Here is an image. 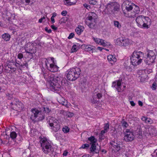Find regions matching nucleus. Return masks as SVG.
<instances>
[{"instance_id": "1", "label": "nucleus", "mask_w": 157, "mask_h": 157, "mask_svg": "<svg viewBox=\"0 0 157 157\" xmlns=\"http://www.w3.org/2000/svg\"><path fill=\"white\" fill-rule=\"evenodd\" d=\"M122 6L128 12L127 14L124 13L125 16L127 17H134L140 12L139 7L138 6L128 1L124 2L122 4Z\"/></svg>"}, {"instance_id": "2", "label": "nucleus", "mask_w": 157, "mask_h": 157, "mask_svg": "<svg viewBox=\"0 0 157 157\" xmlns=\"http://www.w3.org/2000/svg\"><path fill=\"white\" fill-rule=\"evenodd\" d=\"M44 77L46 80L49 82L50 86L49 88L52 90L56 92L59 91L60 90V86L58 82L60 80V78L58 77L54 78L53 75L48 76L47 74H44Z\"/></svg>"}, {"instance_id": "3", "label": "nucleus", "mask_w": 157, "mask_h": 157, "mask_svg": "<svg viewBox=\"0 0 157 157\" xmlns=\"http://www.w3.org/2000/svg\"><path fill=\"white\" fill-rule=\"evenodd\" d=\"M81 73L80 68L75 67L70 68L67 70L65 75L67 80L73 81L79 78Z\"/></svg>"}, {"instance_id": "4", "label": "nucleus", "mask_w": 157, "mask_h": 157, "mask_svg": "<svg viewBox=\"0 0 157 157\" xmlns=\"http://www.w3.org/2000/svg\"><path fill=\"white\" fill-rule=\"evenodd\" d=\"M144 56V54L143 52L137 51H134L130 58L132 64L134 66L140 65L142 62Z\"/></svg>"}, {"instance_id": "5", "label": "nucleus", "mask_w": 157, "mask_h": 157, "mask_svg": "<svg viewBox=\"0 0 157 157\" xmlns=\"http://www.w3.org/2000/svg\"><path fill=\"white\" fill-rule=\"evenodd\" d=\"M45 63L46 67L49 71L56 72L58 71L59 68L57 66L56 61L54 58H48L46 59Z\"/></svg>"}, {"instance_id": "6", "label": "nucleus", "mask_w": 157, "mask_h": 157, "mask_svg": "<svg viewBox=\"0 0 157 157\" xmlns=\"http://www.w3.org/2000/svg\"><path fill=\"white\" fill-rule=\"evenodd\" d=\"M47 122L51 129L54 132H56L61 128L60 122L56 118L49 116L47 118Z\"/></svg>"}, {"instance_id": "7", "label": "nucleus", "mask_w": 157, "mask_h": 157, "mask_svg": "<svg viewBox=\"0 0 157 157\" xmlns=\"http://www.w3.org/2000/svg\"><path fill=\"white\" fill-rule=\"evenodd\" d=\"M40 143L42 150L44 153L48 154L52 151V146L46 138H41Z\"/></svg>"}, {"instance_id": "8", "label": "nucleus", "mask_w": 157, "mask_h": 157, "mask_svg": "<svg viewBox=\"0 0 157 157\" xmlns=\"http://www.w3.org/2000/svg\"><path fill=\"white\" fill-rule=\"evenodd\" d=\"M156 56V54L153 51H148L147 54V57L144 60L145 63L148 65H152V67H153V65L155 63Z\"/></svg>"}, {"instance_id": "9", "label": "nucleus", "mask_w": 157, "mask_h": 157, "mask_svg": "<svg viewBox=\"0 0 157 157\" xmlns=\"http://www.w3.org/2000/svg\"><path fill=\"white\" fill-rule=\"evenodd\" d=\"M31 111L32 114L30 118L33 121L35 122L36 121H41L44 119V114L37 109H33Z\"/></svg>"}, {"instance_id": "10", "label": "nucleus", "mask_w": 157, "mask_h": 157, "mask_svg": "<svg viewBox=\"0 0 157 157\" xmlns=\"http://www.w3.org/2000/svg\"><path fill=\"white\" fill-rule=\"evenodd\" d=\"M96 16V14L93 12H90L86 14V23L90 28L94 26V24L92 22L95 23Z\"/></svg>"}, {"instance_id": "11", "label": "nucleus", "mask_w": 157, "mask_h": 157, "mask_svg": "<svg viewBox=\"0 0 157 157\" xmlns=\"http://www.w3.org/2000/svg\"><path fill=\"white\" fill-rule=\"evenodd\" d=\"M121 80H119L113 82L112 87L115 88L118 92H121L125 89L126 86L123 85V87L121 86Z\"/></svg>"}, {"instance_id": "12", "label": "nucleus", "mask_w": 157, "mask_h": 157, "mask_svg": "<svg viewBox=\"0 0 157 157\" xmlns=\"http://www.w3.org/2000/svg\"><path fill=\"white\" fill-rule=\"evenodd\" d=\"M92 39L96 44L101 45L103 47L111 46L110 43L105 42V40L102 39L95 37H93Z\"/></svg>"}, {"instance_id": "13", "label": "nucleus", "mask_w": 157, "mask_h": 157, "mask_svg": "<svg viewBox=\"0 0 157 157\" xmlns=\"http://www.w3.org/2000/svg\"><path fill=\"white\" fill-rule=\"evenodd\" d=\"M134 136L132 132L129 131L128 129H127L124 137V140L126 141H131L133 140Z\"/></svg>"}, {"instance_id": "14", "label": "nucleus", "mask_w": 157, "mask_h": 157, "mask_svg": "<svg viewBox=\"0 0 157 157\" xmlns=\"http://www.w3.org/2000/svg\"><path fill=\"white\" fill-rule=\"evenodd\" d=\"M146 132L153 136H156L157 135V130L155 128L151 126H147L146 127Z\"/></svg>"}, {"instance_id": "15", "label": "nucleus", "mask_w": 157, "mask_h": 157, "mask_svg": "<svg viewBox=\"0 0 157 157\" xmlns=\"http://www.w3.org/2000/svg\"><path fill=\"white\" fill-rule=\"evenodd\" d=\"M81 48L85 51L93 52L95 49V47L90 44H84L81 46Z\"/></svg>"}, {"instance_id": "16", "label": "nucleus", "mask_w": 157, "mask_h": 157, "mask_svg": "<svg viewBox=\"0 0 157 157\" xmlns=\"http://www.w3.org/2000/svg\"><path fill=\"white\" fill-rule=\"evenodd\" d=\"M58 102L60 104L64 105L66 107L69 108L71 106L70 103L67 102L64 98L62 97H59L58 99Z\"/></svg>"}, {"instance_id": "17", "label": "nucleus", "mask_w": 157, "mask_h": 157, "mask_svg": "<svg viewBox=\"0 0 157 157\" xmlns=\"http://www.w3.org/2000/svg\"><path fill=\"white\" fill-rule=\"evenodd\" d=\"M144 16L140 15L136 17V21L138 27L141 28H143V20Z\"/></svg>"}, {"instance_id": "18", "label": "nucleus", "mask_w": 157, "mask_h": 157, "mask_svg": "<svg viewBox=\"0 0 157 157\" xmlns=\"http://www.w3.org/2000/svg\"><path fill=\"white\" fill-rule=\"evenodd\" d=\"M151 20L148 17L144 16L143 28L148 29L151 24Z\"/></svg>"}, {"instance_id": "19", "label": "nucleus", "mask_w": 157, "mask_h": 157, "mask_svg": "<svg viewBox=\"0 0 157 157\" xmlns=\"http://www.w3.org/2000/svg\"><path fill=\"white\" fill-rule=\"evenodd\" d=\"M138 74L139 75V77L140 78V80L141 82L144 81L147 78V75L145 73V70H139L138 71Z\"/></svg>"}, {"instance_id": "20", "label": "nucleus", "mask_w": 157, "mask_h": 157, "mask_svg": "<svg viewBox=\"0 0 157 157\" xmlns=\"http://www.w3.org/2000/svg\"><path fill=\"white\" fill-rule=\"evenodd\" d=\"M107 58L109 62L112 65L114 64L117 61V59L114 55H108Z\"/></svg>"}, {"instance_id": "21", "label": "nucleus", "mask_w": 157, "mask_h": 157, "mask_svg": "<svg viewBox=\"0 0 157 157\" xmlns=\"http://www.w3.org/2000/svg\"><path fill=\"white\" fill-rule=\"evenodd\" d=\"M131 40L128 38H123L121 47H128L131 44Z\"/></svg>"}, {"instance_id": "22", "label": "nucleus", "mask_w": 157, "mask_h": 157, "mask_svg": "<svg viewBox=\"0 0 157 157\" xmlns=\"http://www.w3.org/2000/svg\"><path fill=\"white\" fill-rule=\"evenodd\" d=\"M110 144L113 150L114 151H117L120 150V148L119 144H118L115 142L113 141Z\"/></svg>"}, {"instance_id": "23", "label": "nucleus", "mask_w": 157, "mask_h": 157, "mask_svg": "<svg viewBox=\"0 0 157 157\" xmlns=\"http://www.w3.org/2000/svg\"><path fill=\"white\" fill-rule=\"evenodd\" d=\"M33 46L32 43H27L25 47V52H30L34 51V49H33Z\"/></svg>"}, {"instance_id": "24", "label": "nucleus", "mask_w": 157, "mask_h": 157, "mask_svg": "<svg viewBox=\"0 0 157 157\" xmlns=\"http://www.w3.org/2000/svg\"><path fill=\"white\" fill-rule=\"evenodd\" d=\"M16 107L15 108V109L19 112H21L22 111L24 108L23 104L19 101H16Z\"/></svg>"}, {"instance_id": "25", "label": "nucleus", "mask_w": 157, "mask_h": 157, "mask_svg": "<svg viewBox=\"0 0 157 157\" xmlns=\"http://www.w3.org/2000/svg\"><path fill=\"white\" fill-rule=\"evenodd\" d=\"M84 30V28L83 26L78 25V26L76 28L75 31L77 34L78 35H80L83 31Z\"/></svg>"}, {"instance_id": "26", "label": "nucleus", "mask_w": 157, "mask_h": 157, "mask_svg": "<svg viewBox=\"0 0 157 157\" xmlns=\"http://www.w3.org/2000/svg\"><path fill=\"white\" fill-rule=\"evenodd\" d=\"M141 119L143 121L147 124H151L153 123V121L151 118L144 116L142 117Z\"/></svg>"}, {"instance_id": "27", "label": "nucleus", "mask_w": 157, "mask_h": 157, "mask_svg": "<svg viewBox=\"0 0 157 157\" xmlns=\"http://www.w3.org/2000/svg\"><path fill=\"white\" fill-rule=\"evenodd\" d=\"M123 37H120L115 40V43L116 45L121 47L122 44Z\"/></svg>"}, {"instance_id": "28", "label": "nucleus", "mask_w": 157, "mask_h": 157, "mask_svg": "<svg viewBox=\"0 0 157 157\" xmlns=\"http://www.w3.org/2000/svg\"><path fill=\"white\" fill-rule=\"evenodd\" d=\"M63 113L64 116L66 117H71L74 115V113H73L69 112L64 111Z\"/></svg>"}, {"instance_id": "29", "label": "nucleus", "mask_w": 157, "mask_h": 157, "mask_svg": "<svg viewBox=\"0 0 157 157\" xmlns=\"http://www.w3.org/2000/svg\"><path fill=\"white\" fill-rule=\"evenodd\" d=\"M88 140L90 142V144H95L97 141V139L94 136H91L88 138Z\"/></svg>"}, {"instance_id": "30", "label": "nucleus", "mask_w": 157, "mask_h": 157, "mask_svg": "<svg viewBox=\"0 0 157 157\" xmlns=\"http://www.w3.org/2000/svg\"><path fill=\"white\" fill-rule=\"evenodd\" d=\"M2 37L4 40L8 41L10 40V36L8 33H5L2 35Z\"/></svg>"}, {"instance_id": "31", "label": "nucleus", "mask_w": 157, "mask_h": 157, "mask_svg": "<svg viewBox=\"0 0 157 157\" xmlns=\"http://www.w3.org/2000/svg\"><path fill=\"white\" fill-rule=\"evenodd\" d=\"M90 144L91 145V147L90 148V151L91 152L93 153L96 151V146L95 144Z\"/></svg>"}, {"instance_id": "32", "label": "nucleus", "mask_w": 157, "mask_h": 157, "mask_svg": "<svg viewBox=\"0 0 157 157\" xmlns=\"http://www.w3.org/2000/svg\"><path fill=\"white\" fill-rule=\"evenodd\" d=\"M62 129L63 132L65 133H67L70 131V128L67 126H63Z\"/></svg>"}, {"instance_id": "33", "label": "nucleus", "mask_w": 157, "mask_h": 157, "mask_svg": "<svg viewBox=\"0 0 157 157\" xmlns=\"http://www.w3.org/2000/svg\"><path fill=\"white\" fill-rule=\"evenodd\" d=\"M65 4L67 6H73L72 4V1L71 0H63Z\"/></svg>"}, {"instance_id": "34", "label": "nucleus", "mask_w": 157, "mask_h": 157, "mask_svg": "<svg viewBox=\"0 0 157 157\" xmlns=\"http://www.w3.org/2000/svg\"><path fill=\"white\" fill-rule=\"evenodd\" d=\"M107 132L105 131V130H102L101 131V132L99 135V138L101 140H102L104 139V134L105 132Z\"/></svg>"}, {"instance_id": "35", "label": "nucleus", "mask_w": 157, "mask_h": 157, "mask_svg": "<svg viewBox=\"0 0 157 157\" xmlns=\"http://www.w3.org/2000/svg\"><path fill=\"white\" fill-rule=\"evenodd\" d=\"M111 5H113L112 7L115 10H117L119 8V5L117 3H112Z\"/></svg>"}, {"instance_id": "36", "label": "nucleus", "mask_w": 157, "mask_h": 157, "mask_svg": "<svg viewBox=\"0 0 157 157\" xmlns=\"http://www.w3.org/2000/svg\"><path fill=\"white\" fill-rule=\"evenodd\" d=\"M89 2L90 5H96L97 2L96 0H89Z\"/></svg>"}, {"instance_id": "37", "label": "nucleus", "mask_w": 157, "mask_h": 157, "mask_svg": "<svg viewBox=\"0 0 157 157\" xmlns=\"http://www.w3.org/2000/svg\"><path fill=\"white\" fill-rule=\"evenodd\" d=\"M26 52L28 53V56H29V58L30 59L32 58L33 57L34 55L35 54L34 51Z\"/></svg>"}, {"instance_id": "38", "label": "nucleus", "mask_w": 157, "mask_h": 157, "mask_svg": "<svg viewBox=\"0 0 157 157\" xmlns=\"http://www.w3.org/2000/svg\"><path fill=\"white\" fill-rule=\"evenodd\" d=\"M114 25L117 28L119 29L121 27V25L119 22L117 21H114Z\"/></svg>"}, {"instance_id": "39", "label": "nucleus", "mask_w": 157, "mask_h": 157, "mask_svg": "<svg viewBox=\"0 0 157 157\" xmlns=\"http://www.w3.org/2000/svg\"><path fill=\"white\" fill-rule=\"evenodd\" d=\"M10 137L12 139H14L16 138L17 136V134L14 132H11L10 134Z\"/></svg>"}, {"instance_id": "40", "label": "nucleus", "mask_w": 157, "mask_h": 157, "mask_svg": "<svg viewBox=\"0 0 157 157\" xmlns=\"http://www.w3.org/2000/svg\"><path fill=\"white\" fill-rule=\"evenodd\" d=\"M78 49V47L77 46L75 45H74L72 46L71 48V51L72 52H74L76 51Z\"/></svg>"}, {"instance_id": "41", "label": "nucleus", "mask_w": 157, "mask_h": 157, "mask_svg": "<svg viewBox=\"0 0 157 157\" xmlns=\"http://www.w3.org/2000/svg\"><path fill=\"white\" fill-rule=\"evenodd\" d=\"M89 147V145L88 144H83L80 148L86 149Z\"/></svg>"}, {"instance_id": "42", "label": "nucleus", "mask_w": 157, "mask_h": 157, "mask_svg": "<svg viewBox=\"0 0 157 157\" xmlns=\"http://www.w3.org/2000/svg\"><path fill=\"white\" fill-rule=\"evenodd\" d=\"M109 124L108 123H106L105 124V126L104 127V130H105V131H108V130L109 129Z\"/></svg>"}, {"instance_id": "43", "label": "nucleus", "mask_w": 157, "mask_h": 157, "mask_svg": "<svg viewBox=\"0 0 157 157\" xmlns=\"http://www.w3.org/2000/svg\"><path fill=\"white\" fill-rule=\"evenodd\" d=\"M83 6L85 8H86L87 10H89L90 9V6L86 3L83 4Z\"/></svg>"}, {"instance_id": "44", "label": "nucleus", "mask_w": 157, "mask_h": 157, "mask_svg": "<svg viewBox=\"0 0 157 157\" xmlns=\"http://www.w3.org/2000/svg\"><path fill=\"white\" fill-rule=\"evenodd\" d=\"M44 111L45 113H49L50 111V110L49 108H44Z\"/></svg>"}, {"instance_id": "45", "label": "nucleus", "mask_w": 157, "mask_h": 157, "mask_svg": "<svg viewBox=\"0 0 157 157\" xmlns=\"http://www.w3.org/2000/svg\"><path fill=\"white\" fill-rule=\"evenodd\" d=\"M74 36H75V34H74V33H71L70 34L69 36H68V38L69 39H71L73 38L74 37Z\"/></svg>"}, {"instance_id": "46", "label": "nucleus", "mask_w": 157, "mask_h": 157, "mask_svg": "<svg viewBox=\"0 0 157 157\" xmlns=\"http://www.w3.org/2000/svg\"><path fill=\"white\" fill-rule=\"evenodd\" d=\"M45 30L49 33H51L52 32V30L50 29H48L47 27L45 28Z\"/></svg>"}, {"instance_id": "47", "label": "nucleus", "mask_w": 157, "mask_h": 157, "mask_svg": "<svg viewBox=\"0 0 157 157\" xmlns=\"http://www.w3.org/2000/svg\"><path fill=\"white\" fill-rule=\"evenodd\" d=\"M67 13V12L66 10L63 11L61 13V14L63 16H66Z\"/></svg>"}, {"instance_id": "48", "label": "nucleus", "mask_w": 157, "mask_h": 157, "mask_svg": "<svg viewBox=\"0 0 157 157\" xmlns=\"http://www.w3.org/2000/svg\"><path fill=\"white\" fill-rule=\"evenodd\" d=\"M18 58L19 59H21L23 57V55L22 53H19L17 56Z\"/></svg>"}, {"instance_id": "49", "label": "nucleus", "mask_w": 157, "mask_h": 157, "mask_svg": "<svg viewBox=\"0 0 157 157\" xmlns=\"http://www.w3.org/2000/svg\"><path fill=\"white\" fill-rule=\"evenodd\" d=\"M128 125L127 123L125 121H123L122 123V126L125 127H127Z\"/></svg>"}, {"instance_id": "50", "label": "nucleus", "mask_w": 157, "mask_h": 157, "mask_svg": "<svg viewBox=\"0 0 157 157\" xmlns=\"http://www.w3.org/2000/svg\"><path fill=\"white\" fill-rule=\"evenodd\" d=\"M145 72H146L148 74H149L152 72V69H147L145 70Z\"/></svg>"}, {"instance_id": "51", "label": "nucleus", "mask_w": 157, "mask_h": 157, "mask_svg": "<svg viewBox=\"0 0 157 157\" xmlns=\"http://www.w3.org/2000/svg\"><path fill=\"white\" fill-rule=\"evenodd\" d=\"M68 153V152L67 150H65L63 154V156H66L67 155V154Z\"/></svg>"}, {"instance_id": "52", "label": "nucleus", "mask_w": 157, "mask_h": 157, "mask_svg": "<svg viewBox=\"0 0 157 157\" xmlns=\"http://www.w3.org/2000/svg\"><path fill=\"white\" fill-rule=\"evenodd\" d=\"M151 88L153 90H155L156 89V83H154L153 84Z\"/></svg>"}, {"instance_id": "53", "label": "nucleus", "mask_w": 157, "mask_h": 157, "mask_svg": "<svg viewBox=\"0 0 157 157\" xmlns=\"http://www.w3.org/2000/svg\"><path fill=\"white\" fill-rule=\"evenodd\" d=\"M51 28L54 30H56L57 29V27H56L54 25L51 26Z\"/></svg>"}, {"instance_id": "54", "label": "nucleus", "mask_w": 157, "mask_h": 157, "mask_svg": "<svg viewBox=\"0 0 157 157\" xmlns=\"http://www.w3.org/2000/svg\"><path fill=\"white\" fill-rule=\"evenodd\" d=\"M78 0H72V4L73 5H76V3L77 2Z\"/></svg>"}, {"instance_id": "55", "label": "nucleus", "mask_w": 157, "mask_h": 157, "mask_svg": "<svg viewBox=\"0 0 157 157\" xmlns=\"http://www.w3.org/2000/svg\"><path fill=\"white\" fill-rule=\"evenodd\" d=\"M97 96L98 99H100L102 97V94L100 93H98L97 94Z\"/></svg>"}, {"instance_id": "56", "label": "nucleus", "mask_w": 157, "mask_h": 157, "mask_svg": "<svg viewBox=\"0 0 157 157\" xmlns=\"http://www.w3.org/2000/svg\"><path fill=\"white\" fill-rule=\"evenodd\" d=\"M45 19V17H43L40 18L39 20V22L40 23H41L42 22L43 19Z\"/></svg>"}, {"instance_id": "57", "label": "nucleus", "mask_w": 157, "mask_h": 157, "mask_svg": "<svg viewBox=\"0 0 157 157\" xmlns=\"http://www.w3.org/2000/svg\"><path fill=\"white\" fill-rule=\"evenodd\" d=\"M130 104L132 106H134L135 105L134 101H130Z\"/></svg>"}, {"instance_id": "58", "label": "nucleus", "mask_w": 157, "mask_h": 157, "mask_svg": "<svg viewBox=\"0 0 157 157\" xmlns=\"http://www.w3.org/2000/svg\"><path fill=\"white\" fill-rule=\"evenodd\" d=\"M97 49L100 51H101L103 49H104V48L102 47H98L97 48Z\"/></svg>"}, {"instance_id": "59", "label": "nucleus", "mask_w": 157, "mask_h": 157, "mask_svg": "<svg viewBox=\"0 0 157 157\" xmlns=\"http://www.w3.org/2000/svg\"><path fill=\"white\" fill-rule=\"evenodd\" d=\"M33 0H25V2L26 3H29L30 2H32V3H33L32 2Z\"/></svg>"}, {"instance_id": "60", "label": "nucleus", "mask_w": 157, "mask_h": 157, "mask_svg": "<svg viewBox=\"0 0 157 157\" xmlns=\"http://www.w3.org/2000/svg\"><path fill=\"white\" fill-rule=\"evenodd\" d=\"M56 15H57V14L56 13H55V12L53 13L52 14V17L54 18L55 17H56Z\"/></svg>"}, {"instance_id": "61", "label": "nucleus", "mask_w": 157, "mask_h": 157, "mask_svg": "<svg viewBox=\"0 0 157 157\" xmlns=\"http://www.w3.org/2000/svg\"><path fill=\"white\" fill-rule=\"evenodd\" d=\"M82 157H91L89 155L86 154L83 155Z\"/></svg>"}, {"instance_id": "62", "label": "nucleus", "mask_w": 157, "mask_h": 157, "mask_svg": "<svg viewBox=\"0 0 157 157\" xmlns=\"http://www.w3.org/2000/svg\"><path fill=\"white\" fill-rule=\"evenodd\" d=\"M51 21H52V23H54L55 22V20L54 19V17H51Z\"/></svg>"}, {"instance_id": "63", "label": "nucleus", "mask_w": 157, "mask_h": 157, "mask_svg": "<svg viewBox=\"0 0 157 157\" xmlns=\"http://www.w3.org/2000/svg\"><path fill=\"white\" fill-rule=\"evenodd\" d=\"M138 104L139 105L142 106L143 105V103L140 101H139Z\"/></svg>"}, {"instance_id": "64", "label": "nucleus", "mask_w": 157, "mask_h": 157, "mask_svg": "<svg viewBox=\"0 0 157 157\" xmlns=\"http://www.w3.org/2000/svg\"><path fill=\"white\" fill-rule=\"evenodd\" d=\"M2 68L0 65V74L2 73Z\"/></svg>"}]
</instances>
